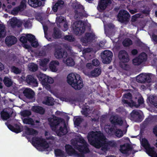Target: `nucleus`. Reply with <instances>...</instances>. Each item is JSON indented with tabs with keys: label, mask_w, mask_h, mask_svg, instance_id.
<instances>
[{
	"label": "nucleus",
	"mask_w": 157,
	"mask_h": 157,
	"mask_svg": "<svg viewBox=\"0 0 157 157\" xmlns=\"http://www.w3.org/2000/svg\"><path fill=\"white\" fill-rule=\"evenodd\" d=\"M80 153H78L77 151L75 150H74V153L73 155L75 156H76L77 157H84V154L82 152H80Z\"/></svg>",
	"instance_id": "58"
},
{
	"label": "nucleus",
	"mask_w": 157,
	"mask_h": 157,
	"mask_svg": "<svg viewBox=\"0 0 157 157\" xmlns=\"http://www.w3.org/2000/svg\"><path fill=\"white\" fill-rule=\"evenodd\" d=\"M126 63H120V67L122 69L128 71L130 69V67L128 64Z\"/></svg>",
	"instance_id": "50"
},
{
	"label": "nucleus",
	"mask_w": 157,
	"mask_h": 157,
	"mask_svg": "<svg viewBox=\"0 0 157 157\" xmlns=\"http://www.w3.org/2000/svg\"><path fill=\"white\" fill-rule=\"evenodd\" d=\"M65 150L66 152L69 155H72L74 153L75 149L73 148L72 146L69 144H67L65 146Z\"/></svg>",
	"instance_id": "33"
},
{
	"label": "nucleus",
	"mask_w": 157,
	"mask_h": 157,
	"mask_svg": "<svg viewBox=\"0 0 157 157\" xmlns=\"http://www.w3.org/2000/svg\"><path fill=\"white\" fill-rule=\"evenodd\" d=\"M105 131L108 134H113L115 131V128L112 126L110 128H106Z\"/></svg>",
	"instance_id": "52"
},
{
	"label": "nucleus",
	"mask_w": 157,
	"mask_h": 157,
	"mask_svg": "<svg viewBox=\"0 0 157 157\" xmlns=\"http://www.w3.org/2000/svg\"><path fill=\"white\" fill-rule=\"evenodd\" d=\"M123 97L126 99H122V103L124 105H128V104L125 103L124 100L127 101V102L128 103H131V101H133L132 100V94L130 92H128V93L124 94L123 96Z\"/></svg>",
	"instance_id": "25"
},
{
	"label": "nucleus",
	"mask_w": 157,
	"mask_h": 157,
	"mask_svg": "<svg viewBox=\"0 0 157 157\" xmlns=\"http://www.w3.org/2000/svg\"><path fill=\"white\" fill-rule=\"evenodd\" d=\"M54 82L53 79L51 77H49L47 76L46 80V84L48 83L50 84L53 83Z\"/></svg>",
	"instance_id": "62"
},
{
	"label": "nucleus",
	"mask_w": 157,
	"mask_h": 157,
	"mask_svg": "<svg viewBox=\"0 0 157 157\" xmlns=\"http://www.w3.org/2000/svg\"><path fill=\"white\" fill-rule=\"evenodd\" d=\"M101 69L98 67L96 68L91 71L89 74L90 77H96L99 76L101 74Z\"/></svg>",
	"instance_id": "23"
},
{
	"label": "nucleus",
	"mask_w": 157,
	"mask_h": 157,
	"mask_svg": "<svg viewBox=\"0 0 157 157\" xmlns=\"http://www.w3.org/2000/svg\"><path fill=\"white\" fill-rule=\"evenodd\" d=\"M67 79L68 83L75 90H80L83 86L82 79L80 75L76 73L69 74Z\"/></svg>",
	"instance_id": "2"
},
{
	"label": "nucleus",
	"mask_w": 157,
	"mask_h": 157,
	"mask_svg": "<svg viewBox=\"0 0 157 157\" xmlns=\"http://www.w3.org/2000/svg\"><path fill=\"white\" fill-rule=\"evenodd\" d=\"M25 133L29 135L35 136L38 134V131L33 128L26 127L25 130Z\"/></svg>",
	"instance_id": "28"
},
{
	"label": "nucleus",
	"mask_w": 157,
	"mask_h": 157,
	"mask_svg": "<svg viewBox=\"0 0 157 157\" xmlns=\"http://www.w3.org/2000/svg\"><path fill=\"white\" fill-rule=\"evenodd\" d=\"M6 36L5 27L4 25L0 24V38L4 37Z\"/></svg>",
	"instance_id": "40"
},
{
	"label": "nucleus",
	"mask_w": 157,
	"mask_h": 157,
	"mask_svg": "<svg viewBox=\"0 0 157 157\" xmlns=\"http://www.w3.org/2000/svg\"><path fill=\"white\" fill-rule=\"evenodd\" d=\"M32 144L35 147H42L44 149L48 148L49 145L44 139L42 137H34L32 139Z\"/></svg>",
	"instance_id": "3"
},
{
	"label": "nucleus",
	"mask_w": 157,
	"mask_h": 157,
	"mask_svg": "<svg viewBox=\"0 0 157 157\" xmlns=\"http://www.w3.org/2000/svg\"><path fill=\"white\" fill-rule=\"evenodd\" d=\"M147 59V54L144 52H142L138 57L132 60V63L135 65L138 66L146 61Z\"/></svg>",
	"instance_id": "9"
},
{
	"label": "nucleus",
	"mask_w": 157,
	"mask_h": 157,
	"mask_svg": "<svg viewBox=\"0 0 157 157\" xmlns=\"http://www.w3.org/2000/svg\"><path fill=\"white\" fill-rule=\"evenodd\" d=\"M26 0H22L21 1L20 6H18L19 9H20L21 11L23 10L26 7Z\"/></svg>",
	"instance_id": "51"
},
{
	"label": "nucleus",
	"mask_w": 157,
	"mask_h": 157,
	"mask_svg": "<svg viewBox=\"0 0 157 157\" xmlns=\"http://www.w3.org/2000/svg\"><path fill=\"white\" fill-rule=\"evenodd\" d=\"M125 103L128 104V106L131 107H135L138 108L140 105H142L144 103V99L142 97H140L137 100V103L134 101H131V102L128 103L127 101L124 100Z\"/></svg>",
	"instance_id": "16"
},
{
	"label": "nucleus",
	"mask_w": 157,
	"mask_h": 157,
	"mask_svg": "<svg viewBox=\"0 0 157 157\" xmlns=\"http://www.w3.org/2000/svg\"><path fill=\"white\" fill-rule=\"evenodd\" d=\"M30 69L33 71H35L38 70V66L37 64L32 63L30 65Z\"/></svg>",
	"instance_id": "59"
},
{
	"label": "nucleus",
	"mask_w": 157,
	"mask_h": 157,
	"mask_svg": "<svg viewBox=\"0 0 157 157\" xmlns=\"http://www.w3.org/2000/svg\"><path fill=\"white\" fill-rule=\"evenodd\" d=\"M73 7L76 9L80 11H83L84 10V8L83 6L78 2H73L72 3Z\"/></svg>",
	"instance_id": "39"
},
{
	"label": "nucleus",
	"mask_w": 157,
	"mask_h": 157,
	"mask_svg": "<svg viewBox=\"0 0 157 157\" xmlns=\"http://www.w3.org/2000/svg\"><path fill=\"white\" fill-rule=\"evenodd\" d=\"M28 3L34 8L40 6L42 5V2L40 0H28Z\"/></svg>",
	"instance_id": "24"
},
{
	"label": "nucleus",
	"mask_w": 157,
	"mask_h": 157,
	"mask_svg": "<svg viewBox=\"0 0 157 157\" xmlns=\"http://www.w3.org/2000/svg\"><path fill=\"white\" fill-rule=\"evenodd\" d=\"M33 111L40 114H43L45 112V110L42 107L39 106H34L32 107Z\"/></svg>",
	"instance_id": "26"
},
{
	"label": "nucleus",
	"mask_w": 157,
	"mask_h": 157,
	"mask_svg": "<svg viewBox=\"0 0 157 157\" xmlns=\"http://www.w3.org/2000/svg\"><path fill=\"white\" fill-rule=\"evenodd\" d=\"M59 62L56 60L52 61L49 64V68L52 71L56 72L57 71L56 66L59 65Z\"/></svg>",
	"instance_id": "31"
},
{
	"label": "nucleus",
	"mask_w": 157,
	"mask_h": 157,
	"mask_svg": "<svg viewBox=\"0 0 157 157\" xmlns=\"http://www.w3.org/2000/svg\"><path fill=\"white\" fill-rule=\"evenodd\" d=\"M21 115L24 117H29L31 115V112L29 110H24L21 113Z\"/></svg>",
	"instance_id": "48"
},
{
	"label": "nucleus",
	"mask_w": 157,
	"mask_h": 157,
	"mask_svg": "<svg viewBox=\"0 0 157 157\" xmlns=\"http://www.w3.org/2000/svg\"><path fill=\"white\" fill-rule=\"evenodd\" d=\"M3 82L5 85L7 87L10 86L13 84V82L11 79L9 78L5 77L3 80Z\"/></svg>",
	"instance_id": "42"
},
{
	"label": "nucleus",
	"mask_w": 157,
	"mask_h": 157,
	"mask_svg": "<svg viewBox=\"0 0 157 157\" xmlns=\"http://www.w3.org/2000/svg\"><path fill=\"white\" fill-rule=\"evenodd\" d=\"M58 132H61L62 133V135H64L66 134L68 132V131L66 125L65 124H64L63 127L60 126L57 131ZM58 135H59V133H58Z\"/></svg>",
	"instance_id": "36"
},
{
	"label": "nucleus",
	"mask_w": 157,
	"mask_h": 157,
	"mask_svg": "<svg viewBox=\"0 0 157 157\" xmlns=\"http://www.w3.org/2000/svg\"><path fill=\"white\" fill-rule=\"evenodd\" d=\"M107 142L110 148V147H114L116 146V143L113 141H110Z\"/></svg>",
	"instance_id": "64"
},
{
	"label": "nucleus",
	"mask_w": 157,
	"mask_h": 157,
	"mask_svg": "<svg viewBox=\"0 0 157 157\" xmlns=\"http://www.w3.org/2000/svg\"><path fill=\"white\" fill-rule=\"evenodd\" d=\"M130 15L126 11L121 10H120L117 15L119 21L121 23H127L129 21Z\"/></svg>",
	"instance_id": "7"
},
{
	"label": "nucleus",
	"mask_w": 157,
	"mask_h": 157,
	"mask_svg": "<svg viewBox=\"0 0 157 157\" xmlns=\"http://www.w3.org/2000/svg\"><path fill=\"white\" fill-rule=\"evenodd\" d=\"M111 0H100L99 2L98 5L101 10H104L108 5L111 4Z\"/></svg>",
	"instance_id": "19"
},
{
	"label": "nucleus",
	"mask_w": 157,
	"mask_h": 157,
	"mask_svg": "<svg viewBox=\"0 0 157 157\" xmlns=\"http://www.w3.org/2000/svg\"><path fill=\"white\" fill-rule=\"evenodd\" d=\"M96 36L93 33L86 32L84 36L82 37L81 39V41L82 43L87 44L92 42L96 38Z\"/></svg>",
	"instance_id": "10"
},
{
	"label": "nucleus",
	"mask_w": 157,
	"mask_h": 157,
	"mask_svg": "<svg viewBox=\"0 0 157 157\" xmlns=\"http://www.w3.org/2000/svg\"><path fill=\"white\" fill-rule=\"evenodd\" d=\"M23 122L24 124H26L31 125H35L34 121L31 118H25L23 119Z\"/></svg>",
	"instance_id": "41"
},
{
	"label": "nucleus",
	"mask_w": 157,
	"mask_h": 157,
	"mask_svg": "<svg viewBox=\"0 0 157 157\" xmlns=\"http://www.w3.org/2000/svg\"><path fill=\"white\" fill-rule=\"evenodd\" d=\"M99 61L97 59H94L93 60L92 64L93 66H98L99 65Z\"/></svg>",
	"instance_id": "61"
},
{
	"label": "nucleus",
	"mask_w": 157,
	"mask_h": 157,
	"mask_svg": "<svg viewBox=\"0 0 157 157\" xmlns=\"http://www.w3.org/2000/svg\"><path fill=\"white\" fill-rule=\"evenodd\" d=\"M73 146L75 148L80 152L86 154L90 152V150L89 148V145L87 143H86L84 144H78L76 143H74Z\"/></svg>",
	"instance_id": "8"
},
{
	"label": "nucleus",
	"mask_w": 157,
	"mask_h": 157,
	"mask_svg": "<svg viewBox=\"0 0 157 157\" xmlns=\"http://www.w3.org/2000/svg\"><path fill=\"white\" fill-rule=\"evenodd\" d=\"M118 56L120 63H127L130 60L128 53L124 50H120L118 53Z\"/></svg>",
	"instance_id": "11"
},
{
	"label": "nucleus",
	"mask_w": 157,
	"mask_h": 157,
	"mask_svg": "<svg viewBox=\"0 0 157 157\" xmlns=\"http://www.w3.org/2000/svg\"><path fill=\"white\" fill-rule=\"evenodd\" d=\"M49 61L48 58H45L41 60L40 63V67L43 68H46L47 65Z\"/></svg>",
	"instance_id": "38"
},
{
	"label": "nucleus",
	"mask_w": 157,
	"mask_h": 157,
	"mask_svg": "<svg viewBox=\"0 0 157 157\" xmlns=\"http://www.w3.org/2000/svg\"><path fill=\"white\" fill-rule=\"evenodd\" d=\"M63 3L64 2L63 1L57 2L52 7V10L55 12H56L57 11L58 7L60 6V5H63Z\"/></svg>",
	"instance_id": "43"
},
{
	"label": "nucleus",
	"mask_w": 157,
	"mask_h": 157,
	"mask_svg": "<svg viewBox=\"0 0 157 157\" xmlns=\"http://www.w3.org/2000/svg\"><path fill=\"white\" fill-rule=\"evenodd\" d=\"M82 110V111H81L82 114L86 117H87L89 114L88 112L90 111L89 108L86 107L83 108Z\"/></svg>",
	"instance_id": "54"
},
{
	"label": "nucleus",
	"mask_w": 157,
	"mask_h": 157,
	"mask_svg": "<svg viewBox=\"0 0 157 157\" xmlns=\"http://www.w3.org/2000/svg\"><path fill=\"white\" fill-rule=\"evenodd\" d=\"M111 123L114 125H122L123 121L121 117L117 115H114L111 116L110 118Z\"/></svg>",
	"instance_id": "15"
},
{
	"label": "nucleus",
	"mask_w": 157,
	"mask_h": 157,
	"mask_svg": "<svg viewBox=\"0 0 157 157\" xmlns=\"http://www.w3.org/2000/svg\"><path fill=\"white\" fill-rule=\"evenodd\" d=\"M31 46L33 48H37L39 45V44L37 41H36L35 40L32 42L31 43Z\"/></svg>",
	"instance_id": "63"
},
{
	"label": "nucleus",
	"mask_w": 157,
	"mask_h": 157,
	"mask_svg": "<svg viewBox=\"0 0 157 157\" xmlns=\"http://www.w3.org/2000/svg\"><path fill=\"white\" fill-rule=\"evenodd\" d=\"M53 119L52 121H49L50 125L52 130H55L57 126L59 125L61 123L64 121V120L60 117H56L55 116L53 117Z\"/></svg>",
	"instance_id": "12"
},
{
	"label": "nucleus",
	"mask_w": 157,
	"mask_h": 157,
	"mask_svg": "<svg viewBox=\"0 0 157 157\" xmlns=\"http://www.w3.org/2000/svg\"><path fill=\"white\" fill-rule=\"evenodd\" d=\"M27 41H28L30 43L35 40V36L31 34H28L27 35Z\"/></svg>",
	"instance_id": "53"
},
{
	"label": "nucleus",
	"mask_w": 157,
	"mask_h": 157,
	"mask_svg": "<svg viewBox=\"0 0 157 157\" xmlns=\"http://www.w3.org/2000/svg\"><path fill=\"white\" fill-rule=\"evenodd\" d=\"M24 95L27 98L32 99L34 95V92L31 89L26 88L23 91Z\"/></svg>",
	"instance_id": "21"
},
{
	"label": "nucleus",
	"mask_w": 157,
	"mask_h": 157,
	"mask_svg": "<svg viewBox=\"0 0 157 157\" xmlns=\"http://www.w3.org/2000/svg\"><path fill=\"white\" fill-rule=\"evenodd\" d=\"M82 119L80 117L76 118L74 122V124L77 126H78L82 122Z\"/></svg>",
	"instance_id": "55"
},
{
	"label": "nucleus",
	"mask_w": 157,
	"mask_h": 157,
	"mask_svg": "<svg viewBox=\"0 0 157 157\" xmlns=\"http://www.w3.org/2000/svg\"><path fill=\"white\" fill-rule=\"evenodd\" d=\"M10 71L11 72L16 74H20L21 72V70L15 66H12L11 67Z\"/></svg>",
	"instance_id": "45"
},
{
	"label": "nucleus",
	"mask_w": 157,
	"mask_h": 157,
	"mask_svg": "<svg viewBox=\"0 0 157 157\" xmlns=\"http://www.w3.org/2000/svg\"><path fill=\"white\" fill-rule=\"evenodd\" d=\"M27 35L25 36H22L20 38L19 40L23 43H26L27 41Z\"/></svg>",
	"instance_id": "60"
},
{
	"label": "nucleus",
	"mask_w": 157,
	"mask_h": 157,
	"mask_svg": "<svg viewBox=\"0 0 157 157\" xmlns=\"http://www.w3.org/2000/svg\"><path fill=\"white\" fill-rule=\"evenodd\" d=\"M26 82L28 84L32 86H38V83L37 79L33 75H28L26 77Z\"/></svg>",
	"instance_id": "14"
},
{
	"label": "nucleus",
	"mask_w": 157,
	"mask_h": 157,
	"mask_svg": "<svg viewBox=\"0 0 157 157\" xmlns=\"http://www.w3.org/2000/svg\"><path fill=\"white\" fill-rule=\"evenodd\" d=\"M87 139L90 144L97 148L101 147V149L105 151L110 149L108 142H106L105 140V136L102 133L92 131L88 134Z\"/></svg>",
	"instance_id": "1"
},
{
	"label": "nucleus",
	"mask_w": 157,
	"mask_h": 157,
	"mask_svg": "<svg viewBox=\"0 0 157 157\" xmlns=\"http://www.w3.org/2000/svg\"><path fill=\"white\" fill-rule=\"evenodd\" d=\"M142 145L146 149L147 153L150 155L154 151V147H151L147 140L145 138H143L142 140Z\"/></svg>",
	"instance_id": "13"
},
{
	"label": "nucleus",
	"mask_w": 157,
	"mask_h": 157,
	"mask_svg": "<svg viewBox=\"0 0 157 157\" xmlns=\"http://www.w3.org/2000/svg\"><path fill=\"white\" fill-rule=\"evenodd\" d=\"M37 76L39 81L41 82L42 84L43 85H46V80L47 76L41 73H40Z\"/></svg>",
	"instance_id": "29"
},
{
	"label": "nucleus",
	"mask_w": 157,
	"mask_h": 157,
	"mask_svg": "<svg viewBox=\"0 0 157 157\" xmlns=\"http://www.w3.org/2000/svg\"><path fill=\"white\" fill-rule=\"evenodd\" d=\"M17 41V38L13 36H7L5 39L6 44L9 47L15 44Z\"/></svg>",
	"instance_id": "17"
},
{
	"label": "nucleus",
	"mask_w": 157,
	"mask_h": 157,
	"mask_svg": "<svg viewBox=\"0 0 157 157\" xmlns=\"http://www.w3.org/2000/svg\"><path fill=\"white\" fill-rule=\"evenodd\" d=\"M122 44L124 47H128L132 44V42L131 39L127 38L123 41Z\"/></svg>",
	"instance_id": "44"
},
{
	"label": "nucleus",
	"mask_w": 157,
	"mask_h": 157,
	"mask_svg": "<svg viewBox=\"0 0 157 157\" xmlns=\"http://www.w3.org/2000/svg\"><path fill=\"white\" fill-rule=\"evenodd\" d=\"M151 73H147L141 76L140 78L141 82L144 83L146 82H150L151 80Z\"/></svg>",
	"instance_id": "22"
},
{
	"label": "nucleus",
	"mask_w": 157,
	"mask_h": 157,
	"mask_svg": "<svg viewBox=\"0 0 157 157\" xmlns=\"http://www.w3.org/2000/svg\"><path fill=\"white\" fill-rule=\"evenodd\" d=\"M52 37L54 38L57 39L61 38V33L60 31L56 27L53 29V32L52 33Z\"/></svg>",
	"instance_id": "30"
},
{
	"label": "nucleus",
	"mask_w": 157,
	"mask_h": 157,
	"mask_svg": "<svg viewBox=\"0 0 157 157\" xmlns=\"http://www.w3.org/2000/svg\"><path fill=\"white\" fill-rule=\"evenodd\" d=\"M54 99L52 97L48 96L44 98V100L43 101V104L48 106H52L54 105Z\"/></svg>",
	"instance_id": "27"
},
{
	"label": "nucleus",
	"mask_w": 157,
	"mask_h": 157,
	"mask_svg": "<svg viewBox=\"0 0 157 157\" xmlns=\"http://www.w3.org/2000/svg\"><path fill=\"white\" fill-rule=\"evenodd\" d=\"M53 47L55 48L54 55L56 58L59 59L67 57V52L63 50L58 44H53Z\"/></svg>",
	"instance_id": "4"
},
{
	"label": "nucleus",
	"mask_w": 157,
	"mask_h": 157,
	"mask_svg": "<svg viewBox=\"0 0 157 157\" xmlns=\"http://www.w3.org/2000/svg\"><path fill=\"white\" fill-rule=\"evenodd\" d=\"M54 153L56 157H66L67 156L64 152L59 149H55Z\"/></svg>",
	"instance_id": "34"
},
{
	"label": "nucleus",
	"mask_w": 157,
	"mask_h": 157,
	"mask_svg": "<svg viewBox=\"0 0 157 157\" xmlns=\"http://www.w3.org/2000/svg\"><path fill=\"white\" fill-rule=\"evenodd\" d=\"M7 126L9 129L13 132L17 133L21 132L20 126L17 124H16L15 125L16 128H15L10 124H9Z\"/></svg>",
	"instance_id": "32"
},
{
	"label": "nucleus",
	"mask_w": 157,
	"mask_h": 157,
	"mask_svg": "<svg viewBox=\"0 0 157 157\" xmlns=\"http://www.w3.org/2000/svg\"><path fill=\"white\" fill-rule=\"evenodd\" d=\"M66 63L69 66H73L75 65V62L71 57H68L66 60Z\"/></svg>",
	"instance_id": "47"
},
{
	"label": "nucleus",
	"mask_w": 157,
	"mask_h": 157,
	"mask_svg": "<svg viewBox=\"0 0 157 157\" xmlns=\"http://www.w3.org/2000/svg\"><path fill=\"white\" fill-rule=\"evenodd\" d=\"M0 114L1 118L3 120H6L10 118V114L7 111L3 110L1 112Z\"/></svg>",
	"instance_id": "37"
},
{
	"label": "nucleus",
	"mask_w": 157,
	"mask_h": 157,
	"mask_svg": "<svg viewBox=\"0 0 157 157\" xmlns=\"http://www.w3.org/2000/svg\"><path fill=\"white\" fill-rule=\"evenodd\" d=\"M64 39L67 40H68L70 42H73L75 40V38L72 36L71 35H66L65 36Z\"/></svg>",
	"instance_id": "57"
},
{
	"label": "nucleus",
	"mask_w": 157,
	"mask_h": 157,
	"mask_svg": "<svg viewBox=\"0 0 157 157\" xmlns=\"http://www.w3.org/2000/svg\"><path fill=\"white\" fill-rule=\"evenodd\" d=\"M82 11H80L79 12L78 10H75L74 13H75V17L76 18L80 19L83 16V14Z\"/></svg>",
	"instance_id": "46"
},
{
	"label": "nucleus",
	"mask_w": 157,
	"mask_h": 157,
	"mask_svg": "<svg viewBox=\"0 0 157 157\" xmlns=\"http://www.w3.org/2000/svg\"><path fill=\"white\" fill-rule=\"evenodd\" d=\"M148 99L150 104L157 108V98H155L153 95H151L148 97Z\"/></svg>",
	"instance_id": "35"
},
{
	"label": "nucleus",
	"mask_w": 157,
	"mask_h": 157,
	"mask_svg": "<svg viewBox=\"0 0 157 157\" xmlns=\"http://www.w3.org/2000/svg\"><path fill=\"white\" fill-rule=\"evenodd\" d=\"M101 56L103 63L109 64L112 59L113 54L111 51L106 50L101 53Z\"/></svg>",
	"instance_id": "6"
},
{
	"label": "nucleus",
	"mask_w": 157,
	"mask_h": 157,
	"mask_svg": "<svg viewBox=\"0 0 157 157\" xmlns=\"http://www.w3.org/2000/svg\"><path fill=\"white\" fill-rule=\"evenodd\" d=\"M19 11H21L20 9H19L18 7L14 8L11 11V14L16 15L17 14Z\"/></svg>",
	"instance_id": "56"
},
{
	"label": "nucleus",
	"mask_w": 157,
	"mask_h": 157,
	"mask_svg": "<svg viewBox=\"0 0 157 157\" xmlns=\"http://www.w3.org/2000/svg\"><path fill=\"white\" fill-rule=\"evenodd\" d=\"M132 149V147L128 143L124 144L120 146V151L123 154H126L129 151H131Z\"/></svg>",
	"instance_id": "20"
},
{
	"label": "nucleus",
	"mask_w": 157,
	"mask_h": 157,
	"mask_svg": "<svg viewBox=\"0 0 157 157\" xmlns=\"http://www.w3.org/2000/svg\"><path fill=\"white\" fill-rule=\"evenodd\" d=\"M114 133L116 136L119 138L123 136L122 131L120 129H116Z\"/></svg>",
	"instance_id": "49"
},
{
	"label": "nucleus",
	"mask_w": 157,
	"mask_h": 157,
	"mask_svg": "<svg viewBox=\"0 0 157 157\" xmlns=\"http://www.w3.org/2000/svg\"><path fill=\"white\" fill-rule=\"evenodd\" d=\"M65 101L70 103L71 104H75L76 102H81L82 100L80 97H70L65 98Z\"/></svg>",
	"instance_id": "18"
},
{
	"label": "nucleus",
	"mask_w": 157,
	"mask_h": 157,
	"mask_svg": "<svg viewBox=\"0 0 157 157\" xmlns=\"http://www.w3.org/2000/svg\"><path fill=\"white\" fill-rule=\"evenodd\" d=\"M73 32L76 35L80 36L84 33L86 30V27L83 24L79 23V22H75L72 25Z\"/></svg>",
	"instance_id": "5"
}]
</instances>
